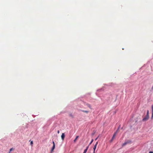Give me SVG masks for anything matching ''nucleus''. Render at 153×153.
Here are the masks:
<instances>
[{
	"label": "nucleus",
	"instance_id": "f257e3e1",
	"mask_svg": "<svg viewBox=\"0 0 153 153\" xmlns=\"http://www.w3.org/2000/svg\"><path fill=\"white\" fill-rule=\"evenodd\" d=\"M119 128H120V127H119L118 128L117 130L116 131V132L114 134V135H113V137H112V138L111 140L110 141V142H111L113 141V140L114 138L115 137L116 134H117V132H118V130H119Z\"/></svg>",
	"mask_w": 153,
	"mask_h": 153
},
{
	"label": "nucleus",
	"instance_id": "f03ea898",
	"mask_svg": "<svg viewBox=\"0 0 153 153\" xmlns=\"http://www.w3.org/2000/svg\"><path fill=\"white\" fill-rule=\"evenodd\" d=\"M149 118V116L146 115V116L143 118L142 121L145 122Z\"/></svg>",
	"mask_w": 153,
	"mask_h": 153
},
{
	"label": "nucleus",
	"instance_id": "7ed1b4c3",
	"mask_svg": "<svg viewBox=\"0 0 153 153\" xmlns=\"http://www.w3.org/2000/svg\"><path fill=\"white\" fill-rule=\"evenodd\" d=\"M65 137V135L64 134V133H62V134L61 135V137L62 139L63 140L64 139Z\"/></svg>",
	"mask_w": 153,
	"mask_h": 153
},
{
	"label": "nucleus",
	"instance_id": "20e7f679",
	"mask_svg": "<svg viewBox=\"0 0 153 153\" xmlns=\"http://www.w3.org/2000/svg\"><path fill=\"white\" fill-rule=\"evenodd\" d=\"M69 115L70 117H71V118H73L74 117V115L72 113H70L69 114Z\"/></svg>",
	"mask_w": 153,
	"mask_h": 153
},
{
	"label": "nucleus",
	"instance_id": "39448f33",
	"mask_svg": "<svg viewBox=\"0 0 153 153\" xmlns=\"http://www.w3.org/2000/svg\"><path fill=\"white\" fill-rule=\"evenodd\" d=\"M128 143V142H125L123 144L122 146H125L126 144H127Z\"/></svg>",
	"mask_w": 153,
	"mask_h": 153
},
{
	"label": "nucleus",
	"instance_id": "423d86ee",
	"mask_svg": "<svg viewBox=\"0 0 153 153\" xmlns=\"http://www.w3.org/2000/svg\"><path fill=\"white\" fill-rule=\"evenodd\" d=\"M55 146H53V147H52V148L51 149V152H52L53 151V150H54V149H55Z\"/></svg>",
	"mask_w": 153,
	"mask_h": 153
},
{
	"label": "nucleus",
	"instance_id": "0eeeda50",
	"mask_svg": "<svg viewBox=\"0 0 153 153\" xmlns=\"http://www.w3.org/2000/svg\"><path fill=\"white\" fill-rule=\"evenodd\" d=\"M78 137H79L78 136H77L76 137V138L75 139V140L74 141V143H75L76 142V140H77V139L78 138Z\"/></svg>",
	"mask_w": 153,
	"mask_h": 153
},
{
	"label": "nucleus",
	"instance_id": "6e6552de",
	"mask_svg": "<svg viewBox=\"0 0 153 153\" xmlns=\"http://www.w3.org/2000/svg\"><path fill=\"white\" fill-rule=\"evenodd\" d=\"M101 137L100 134H99L98 136L96 138H95V140H97V139L98 138V137Z\"/></svg>",
	"mask_w": 153,
	"mask_h": 153
},
{
	"label": "nucleus",
	"instance_id": "1a4fd4ad",
	"mask_svg": "<svg viewBox=\"0 0 153 153\" xmlns=\"http://www.w3.org/2000/svg\"><path fill=\"white\" fill-rule=\"evenodd\" d=\"M96 145H95L94 146V147L93 148V149H94V151H95V150L96 149Z\"/></svg>",
	"mask_w": 153,
	"mask_h": 153
},
{
	"label": "nucleus",
	"instance_id": "9d476101",
	"mask_svg": "<svg viewBox=\"0 0 153 153\" xmlns=\"http://www.w3.org/2000/svg\"><path fill=\"white\" fill-rule=\"evenodd\" d=\"M152 117H153V105H152Z\"/></svg>",
	"mask_w": 153,
	"mask_h": 153
},
{
	"label": "nucleus",
	"instance_id": "9b49d317",
	"mask_svg": "<svg viewBox=\"0 0 153 153\" xmlns=\"http://www.w3.org/2000/svg\"><path fill=\"white\" fill-rule=\"evenodd\" d=\"M93 139H92L91 141L90 142V143H89V146L91 144V143L93 142Z\"/></svg>",
	"mask_w": 153,
	"mask_h": 153
},
{
	"label": "nucleus",
	"instance_id": "f8f14e48",
	"mask_svg": "<svg viewBox=\"0 0 153 153\" xmlns=\"http://www.w3.org/2000/svg\"><path fill=\"white\" fill-rule=\"evenodd\" d=\"M14 149L13 148H11L10 149V152H11V151H13V150Z\"/></svg>",
	"mask_w": 153,
	"mask_h": 153
},
{
	"label": "nucleus",
	"instance_id": "ddd939ff",
	"mask_svg": "<svg viewBox=\"0 0 153 153\" xmlns=\"http://www.w3.org/2000/svg\"><path fill=\"white\" fill-rule=\"evenodd\" d=\"M149 110H147V114H146V115L149 116Z\"/></svg>",
	"mask_w": 153,
	"mask_h": 153
},
{
	"label": "nucleus",
	"instance_id": "4468645a",
	"mask_svg": "<svg viewBox=\"0 0 153 153\" xmlns=\"http://www.w3.org/2000/svg\"><path fill=\"white\" fill-rule=\"evenodd\" d=\"M30 145H31L32 146V145L33 144V142L32 141H31V142L30 143Z\"/></svg>",
	"mask_w": 153,
	"mask_h": 153
},
{
	"label": "nucleus",
	"instance_id": "2eb2a0df",
	"mask_svg": "<svg viewBox=\"0 0 153 153\" xmlns=\"http://www.w3.org/2000/svg\"><path fill=\"white\" fill-rule=\"evenodd\" d=\"M87 151V150H85L84 152L83 153H86V152Z\"/></svg>",
	"mask_w": 153,
	"mask_h": 153
},
{
	"label": "nucleus",
	"instance_id": "dca6fc26",
	"mask_svg": "<svg viewBox=\"0 0 153 153\" xmlns=\"http://www.w3.org/2000/svg\"><path fill=\"white\" fill-rule=\"evenodd\" d=\"M89 146L88 145V146H87V147H86V149H85V150H88V148Z\"/></svg>",
	"mask_w": 153,
	"mask_h": 153
},
{
	"label": "nucleus",
	"instance_id": "f3484780",
	"mask_svg": "<svg viewBox=\"0 0 153 153\" xmlns=\"http://www.w3.org/2000/svg\"><path fill=\"white\" fill-rule=\"evenodd\" d=\"M83 111L84 112H85V113H88V111Z\"/></svg>",
	"mask_w": 153,
	"mask_h": 153
},
{
	"label": "nucleus",
	"instance_id": "a211bd4d",
	"mask_svg": "<svg viewBox=\"0 0 153 153\" xmlns=\"http://www.w3.org/2000/svg\"><path fill=\"white\" fill-rule=\"evenodd\" d=\"M53 146H55V143L54 141L53 142Z\"/></svg>",
	"mask_w": 153,
	"mask_h": 153
},
{
	"label": "nucleus",
	"instance_id": "6ab92c4d",
	"mask_svg": "<svg viewBox=\"0 0 153 153\" xmlns=\"http://www.w3.org/2000/svg\"><path fill=\"white\" fill-rule=\"evenodd\" d=\"M98 142H97L96 143V144H95V145H96V146H97V144H98Z\"/></svg>",
	"mask_w": 153,
	"mask_h": 153
},
{
	"label": "nucleus",
	"instance_id": "aec40b11",
	"mask_svg": "<svg viewBox=\"0 0 153 153\" xmlns=\"http://www.w3.org/2000/svg\"><path fill=\"white\" fill-rule=\"evenodd\" d=\"M57 133H58V134H59V130H58V131H57Z\"/></svg>",
	"mask_w": 153,
	"mask_h": 153
},
{
	"label": "nucleus",
	"instance_id": "412c9836",
	"mask_svg": "<svg viewBox=\"0 0 153 153\" xmlns=\"http://www.w3.org/2000/svg\"><path fill=\"white\" fill-rule=\"evenodd\" d=\"M149 153H153V152L151 151Z\"/></svg>",
	"mask_w": 153,
	"mask_h": 153
},
{
	"label": "nucleus",
	"instance_id": "4be33fe9",
	"mask_svg": "<svg viewBox=\"0 0 153 153\" xmlns=\"http://www.w3.org/2000/svg\"><path fill=\"white\" fill-rule=\"evenodd\" d=\"M94 133H95V132H94V133H93L92 134V135H93L94 134Z\"/></svg>",
	"mask_w": 153,
	"mask_h": 153
},
{
	"label": "nucleus",
	"instance_id": "5701e85b",
	"mask_svg": "<svg viewBox=\"0 0 153 153\" xmlns=\"http://www.w3.org/2000/svg\"><path fill=\"white\" fill-rule=\"evenodd\" d=\"M93 153H95V151H94V152H93Z\"/></svg>",
	"mask_w": 153,
	"mask_h": 153
},
{
	"label": "nucleus",
	"instance_id": "b1692460",
	"mask_svg": "<svg viewBox=\"0 0 153 153\" xmlns=\"http://www.w3.org/2000/svg\"><path fill=\"white\" fill-rule=\"evenodd\" d=\"M8 153H10V151Z\"/></svg>",
	"mask_w": 153,
	"mask_h": 153
}]
</instances>
